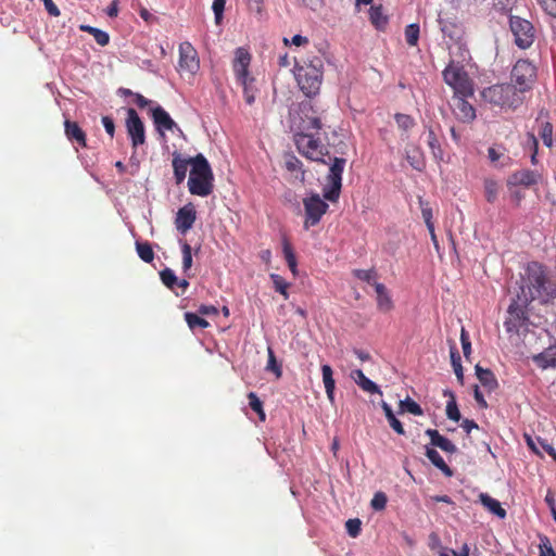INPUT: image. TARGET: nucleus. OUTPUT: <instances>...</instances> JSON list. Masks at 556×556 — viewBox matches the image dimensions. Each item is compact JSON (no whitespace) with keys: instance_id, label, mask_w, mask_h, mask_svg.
<instances>
[{"instance_id":"f257e3e1","label":"nucleus","mask_w":556,"mask_h":556,"mask_svg":"<svg viewBox=\"0 0 556 556\" xmlns=\"http://www.w3.org/2000/svg\"><path fill=\"white\" fill-rule=\"evenodd\" d=\"M522 285L518 299L523 304L538 300L541 304H551L556 300V281L548 274L547 267L540 262H529L521 276Z\"/></svg>"},{"instance_id":"f03ea898","label":"nucleus","mask_w":556,"mask_h":556,"mask_svg":"<svg viewBox=\"0 0 556 556\" xmlns=\"http://www.w3.org/2000/svg\"><path fill=\"white\" fill-rule=\"evenodd\" d=\"M192 168L188 179V187L191 194L207 197L213 191V173L207 160L203 154L191 159Z\"/></svg>"},{"instance_id":"7ed1b4c3","label":"nucleus","mask_w":556,"mask_h":556,"mask_svg":"<svg viewBox=\"0 0 556 556\" xmlns=\"http://www.w3.org/2000/svg\"><path fill=\"white\" fill-rule=\"evenodd\" d=\"M323 70L324 63L320 58H314L309 63L295 67V79L306 97L312 98L319 93Z\"/></svg>"},{"instance_id":"20e7f679","label":"nucleus","mask_w":556,"mask_h":556,"mask_svg":"<svg viewBox=\"0 0 556 556\" xmlns=\"http://www.w3.org/2000/svg\"><path fill=\"white\" fill-rule=\"evenodd\" d=\"M290 127L294 134L308 132L321 128L320 118L317 116L312 102L302 101L296 111L290 112Z\"/></svg>"},{"instance_id":"39448f33","label":"nucleus","mask_w":556,"mask_h":556,"mask_svg":"<svg viewBox=\"0 0 556 556\" xmlns=\"http://www.w3.org/2000/svg\"><path fill=\"white\" fill-rule=\"evenodd\" d=\"M294 143L298 151L308 160L327 164L325 156L329 155L328 150L309 132L294 134Z\"/></svg>"},{"instance_id":"423d86ee","label":"nucleus","mask_w":556,"mask_h":556,"mask_svg":"<svg viewBox=\"0 0 556 556\" xmlns=\"http://www.w3.org/2000/svg\"><path fill=\"white\" fill-rule=\"evenodd\" d=\"M328 157L331 161V156L328 155ZM345 164L346 160L343 157L336 156L332 159V164L327 175V185L323 189L324 199L330 202H336L339 199L342 187V173Z\"/></svg>"},{"instance_id":"0eeeda50","label":"nucleus","mask_w":556,"mask_h":556,"mask_svg":"<svg viewBox=\"0 0 556 556\" xmlns=\"http://www.w3.org/2000/svg\"><path fill=\"white\" fill-rule=\"evenodd\" d=\"M443 78L453 88L455 96L470 97L473 94L471 81L462 66H456L452 62L443 71Z\"/></svg>"},{"instance_id":"6e6552de","label":"nucleus","mask_w":556,"mask_h":556,"mask_svg":"<svg viewBox=\"0 0 556 556\" xmlns=\"http://www.w3.org/2000/svg\"><path fill=\"white\" fill-rule=\"evenodd\" d=\"M509 26L515 38V43L520 49H527L533 43L534 28L528 20L519 16H510Z\"/></svg>"},{"instance_id":"1a4fd4ad","label":"nucleus","mask_w":556,"mask_h":556,"mask_svg":"<svg viewBox=\"0 0 556 556\" xmlns=\"http://www.w3.org/2000/svg\"><path fill=\"white\" fill-rule=\"evenodd\" d=\"M303 205L306 216L304 227L306 229L311 226L317 225L329 207L318 193H312L306 197L303 200Z\"/></svg>"},{"instance_id":"9d476101","label":"nucleus","mask_w":556,"mask_h":556,"mask_svg":"<svg viewBox=\"0 0 556 556\" xmlns=\"http://www.w3.org/2000/svg\"><path fill=\"white\" fill-rule=\"evenodd\" d=\"M438 22L443 37L448 38L451 42L458 46L459 50H463L465 46L463 42L465 34L463 24L454 17H443L441 15H439Z\"/></svg>"},{"instance_id":"9b49d317","label":"nucleus","mask_w":556,"mask_h":556,"mask_svg":"<svg viewBox=\"0 0 556 556\" xmlns=\"http://www.w3.org/2000/svg\"><path fill=\"white\" fill-rule=\"evenodd\" d=\"M534 77L535 68L528 61H518L511 71V78L519 91L530 89Z\"/></svg>"},{"instance_id":"f8f14e48","label":"nucleus","mask_w":556,"mask_h":556,"mask_svg":"<svg viewBox=\"0 0 556 556\" xmlns=\"http://www.w3.org/2000/svg\"><path fill=\"white\" fill-rule=\"evenodd\" d=\"M179 68L190 74L197 73L200 67L198 53L189 42L179 46Z\"/></svg>"},{"instance_id":"ddd939ff","label":"nucleus","mask_w":556,"mask_h":556,"mask_svg":"<svg viewBox=\"0 0 556 556\" xmlns=\"http://www.w3.org/2000/svg\"><path fill=\"white\" fill-rule=\"evenodd\" d=\"M197 219V211L192 203H188L180 207L176 214L175 226L176 229L185 235L189 231Z\"/></svg>"},{"instance_id":"4468645a","label":"nucleus","mask_w":556,"mask_h":556,"mask_svg":"<svg viewBox=\"0 0 556 556\" xmlns=\"http://www.w3.org/2000/svg\"><path fill=\"white\" fill-rule=\"evenodd\" d=\"M251 62V54L244 48H237L235 51V59L232 67L237 79H247L249 76V65Z\"/></svg>"},{"instance_id":"2eb2a0df","label":"nucleus","mask_w":556,"mask_h":556,"mask_svg":"<svg viewBox=\"0 0 556 556\" xmlns=\"http://www.w3.org/2000/svg\"><path fill=\"white\" fill-rule=\"evenodd\" d=\"M529 304H523L519 301L518 296L511 301L508 306V313L514 317L518 324H511V320L505 321L507 331H511L514 328L523 325L529 318L526 312V307Z\"/></svg>"},{"instance_id":"dca6fc26","label":"nucleus","mask_w":556,"mask_h":556,"mask_svg":"<svg viewBox=\"0 0 556 556\" xmlns=\"http://www.w3.org/2000/svg\"><path fill=\"white\" fill-rule=\"evenodd\" d=\"M539 178H540V175L536 172L530 170V169H522V170L513 173L507 179V185L509 187H513V186L531 187V186L538 184Z\"/></svg>"},{"instance_id":"f3484780","label":"nucleus","mask_w":556,"mask_h":556,"mask_svg":"<svg viewBox=\"0 0 556 556\" xmlns=\"http://www.w3.org/2000/svg\"><path fill=\"white\" fill-rule=\"evenodd\" d=\"M532 361L541 369L556 368V343L533 355Z\"/></svg>"},{"instance_id":"a211bd4d","label":"nucleus","mask_w":556,"mask_h":556,"mask_svg":"<svg viewBox=\"0 0 556 556\" xmlns=\"http://www.w3.org/2000/svg\"><path fill=\"white\" fill-rule=\"evenodd\" d=\"M467 97L456 96L454 102V112L457 118L462 122H471L476 117L473 106L466 101Z\"/></svg>"},{"instance_id":"6ab92c4d","label":"nucleus","mask_w":556,"mask_h":556,"mask_svg":"<svg viewBox=\"0 0 556 556\" xmlns=\"http://www.w3.org/2000/svg\"><path fill=\"white\" fill-rule=\"evenodd\" d=\"M153 123L155 128L163 135V130H173L176 123L172 119L169 114L161 106L151 110Z\"/></svg>"},{"instance_id":"aec40b11","label":"nucleus","mask_w":556,"mask_h":556,"mask_svg":"<svg viewBox=\"0 0 556 556\" xmlns=\"http://www.w3.org/2000/svg\"><path fill=\"white\" fill-rule=\"evenodd\" d=\"M426 435L430 438V444L434 447L441 448L445 453L454 454L457 452L456 445L447 438L440 434L435 429H427Z\"/></svg>"},{"instance_id":"412c9836","label":"nucleus","mask_w":556,"mask_h":556,"mask_svg":"<svg viewBox=\"0 0 556 556\" xmlns=\"http://www.w3.org/2000/svg\"><path fill=\"white\" fill-rule=\"evenodd\" d=\"M64 131L67 139L72 142H76L80 147H86V134L76 122L65 119Z\"/></svg>"},{"instance_id":"4be33fe9","label":"nucleus","mask_w":556,"mask_h":556,"mask_svg":"<svg viewBox=\"0 0 556 556\" xmlns=\"http://www.w3.org/2000/svg\"><path fill=\"white\" fill-rule=\"evenodd\" d=\"M192 157L184 159L180 153H173V168H174V177L177 185H180L187 175L188 166L192 165Z\"/></svg>"},{"instance_id":"5701e85b","label":"nucleus","mask_w":556,"mask_h":556,"mask_svg":"<svg viewBox=\"0 0 556 556\" xmlns=\"http://www.w3.org/2000/svg\"><path fill=\"white\" fill-rule=\"evenodd\" d=\"M475 371L480 383L489 391H494L498 388V382L491 369L482 368L479 364L475 366Z\"/></svg>"},{"instance_id":"b1692460","label":"nucleus","mask_w":556,"mask_h":556,"mask_svg":"<svg viewBox=\"0 0 556 556\" xmlns=\"http://www.w3.org/2000/svg\"><path fill=\"white\" fill-rule=\"evenodd\" d=\"M126 112H127V119H126L127 131L131 138L134 148H136L139 143V114L132 108H128L126 110Z\"/></svg>"},{"instance_id":"393cba45","label":"nucleus","mask_w":556,"mask_h":556,"mask_svg":"<svg viewBox=\"0 0 556 556\" xmlns=\"http://www.w3.org/2000/svg\"><path fill=\"white\" fill-rule=\"evenodd\" d=\"M356 384L366 392L381 394L380 388L365 376L361 369H355L351 374Z\"/></svg>"},{"instance_id":"a878e982","label":"nucleus","mask_w":556,"mask_h":556,"mask_svg":"<svg viewBox=\"0 0 556 556\" xmlns=\"http://www.w3.org/2000/svg\"><path fill=\"white\" fill-rule=\"evenodd\" d=\"M321 375H323V382L325 386L327 397L331 403L334 402V389H336V381L333 379V371L332 368L325 364L321 366Z\"/></svg>"},{"instance_id":"bb28decb","label":"nucleus","mask_w":556,"mask_h":556,"mask_svg":"<svg viewBox=\"0 0 556 556\" xmlns=\"http://www.w3.org/2000/svg\"><path fill=\"white\" fill-rule=\"evenodd\" d=\"M426 456L432 463V465L440 469L446 477L453 476V470L446 465L435 448L426 446Z\"/></svg>"},{"instance_id":"cd10ccee","label":"nucleus","mask_w":556,"mask_h":556,"mask_svg":"<svg viewBox=\"0 0 556 556\" xmlns=\"http://www.w3.org/2000/svg\"><path fill=\"white\" fill-rule=\"evenodd\" d=\"M285 167L290 173H298L295 178L301 182L305 181V170L303 163L293 154H285Z\"/></svg>"},{"instance_id":"c85d7f7f","label":"nucleus","mask_w":556,"mask_h":556,"mask_svg":"<svg viewBox=\"0 0 556 556\" xmlns=\"http://www.w3.org/2000/svg\"><path fill=\"white\" fill-rule=\"evenodd\" d=\"M479 498L481 504L485 508H488L492 514L502 519L506 517V510L501 506V503L497 500L491 497L486 493H481L479 495Z\"/></svg>"},{"instance_id":"c756f323","label":"nucleus","mask_w":556,"mask_h":556,"mask_svg":"<svg viewBox=\"0 0 556 556\" xmlns=\"http://www.w3.org/2000/svg\"><path fill=\"white\" fill-rule=\"evenodd\" d=\"M381 408L383 409L384 412V415L390 424V427L397 433V434H401V435H404L405 434V430H404V427L402 425V422L395 417L391 406L382 401L381 402Z\"/></svg>"},{"instance_id":"7c9ffc66","label":"nucleus","mask_w":556,"mask_h":556,"mask_svg":"<svg viewBox=\"0 0 556 556\" xmlns=\"http://www.w3.org/2000/svg\"><path fill=\"white\" fill-rule=\"evenodd\" d=\"M427 143L432 152L434 160L442 161L444 153L432 127H427Z\"/></svg>"},{"instance_id":"2f4dec72","label":"nucleus","mask_w":556,"mask_h":556,"mask_svg":"<svg viewBox=\"0 0 556 556\" xmlns=\"http://www.w3.org/2000/svg\"><path fill=\"white\" fill-rule=\"evenodd\" d=\"M79 29L81 31L92 35L96 42L102 47L106 46L110 41V36L106 31L96 28L93 26L83 24L79 26Z\"/></svg>"},{"instance_id":"473e14b6","label":"nucleus","mask_w":556,"mask_h":556,"mask_svg":"<svg viewBox=\"0 0 556 556\" xmlns=\"http://www.w3.org/2000/svg\"><path fill=\"white\" fill-rule=\"evenodd\" d=\"M369 20L377 29H383L388 24V18L382 12V7H371L369 9Z\"/></svg>"},{"instance_id":"72a5a7b5","label":"nucleus","mask_w":556,"mask_h":556,"mask_svg":"<svg viewBox=\"0 0 556 556\" xmlns=\"http://www.w3.org/2000/svg\"><path fill=\"white\" fill-rule=\"evenodd\" d=\"M451 363L454 369V372L457 377V380L460 384L464 383V372L462 366L460 355L455 346H452L450 350Z\"/></svg>"},{"instance_id":"f704fd0d","label":"nucleus","mask_w":556,"mask_h":556,"mask_svg":"<svg viewBox=\"0 0 556 556\" xmlns=\"http://www.w3.org/2000/svg\"><path fill=\"white\" fill-rule=\"evenodd\" d=\"M238 81L243 87V96H244L245 102L249 105L253 104L255 101V92H256V89L253 86L254 78L247 77V79H239Z\"/></svg>"},{"instance_id":"c9c22d12","label":"nucleus","mask_w":556,"mask_h":556,"mask_svg":"<svg viewBox=\"0 0 556 556\" xmlns=\"http://www.w3.org/2000/svg\"><path fill=\"white\" fill-rule=\"evenodd\" d=\"M185 320L188 324L189 328L191 330H194L195 328H206L208 327V321L202 317H200L195 313L187 312L185 313Z\"/></svg>"},{"instance_id":"e433bc0d","label":"nucleus","mask_w":556,"mask_h":556,"mask_svg":"<svg viewBox=\"0 0 556 556\" xmlns=\"http://www.w3.org/2000/svg\"><path fill=\"white\" fill-rule=\"evenodd\" d=\"M400 412H407L415 416H421L424 414L421 406L410 397L400 401Z\"/></svg>"},{"instance_id":"4c0bfd02","label":"nucleus","mask_w":556,"mask_h":556,"mask_svg":"<svg viewBox=\"0 0 556 556\" xmlns=\"http://www.w3.org/2000/svg\"><path fill=\"white\" fill-rule=\"evenodd\" d=\"M445 413H446L447 418L453 421L457 422L462 418L454 393H450V400L446 404Z\"/></svg>"},{"instance_id":"58836bf2","label":"nucleus","mask_w":556,"mask_h":556,"mask_svg":"<svg viewBox=\"0 0 556 556\" xmlns=\"http://www.w3.org/2000/svg\"><path fill=\"white\" fill-rule=\"evenodd\" d=\"M282 250H283L285 258L288 263L290 270L295 275L296 274V258H295V254L292 250V247L288 242L287 239H283Z\"/></svg>"},{"instance_id":"ea45409f","label":"nucleus","mask_w":556,"mask_h":556,"mask_svg":"<svg viewBox=\"0 0 556 556\" xmlns=\"http://www.w3.org/2000/svg\"><path fill=\"white\" fill-rule=\"evenodd\" d=\"M160 277L162 282L172 291L176 290V286L178 285V278L175 275L174 270L170 268H165L160 271Z\"/></svg>"},{"instance_id":"a19ab883","label":"nucleus","mask_w":556,"mask_h":556,"mask_svg":"<svg viewBox=\"0 0 556 556\" xmlns=\"http://www.w3.org/2000/svg\"><path fill=\"white\" fill-rule=\"evenodd\" d=\"M498 186L492 179L484 180V195L489 203H493L497 199Z\"/></svg>"},{"instance_id":"79ce46f5","label":"nucleus","mask_w":556,"mask_h":556,"mask_svg":"<svg viewBox=\"0 0 556 556\" xmlns=\"http://www.w3.org/2000/svg\"><path fill=\"white\" fill-rule=\"evenodd\" d=\"M419 205L421 208V215L426 223V226L429 230V232H433V222H432V210L429 206L428 202L424 201L421 198H419Z\"/></svg>"},{"instance_id":"37998d69","label":"nucleus","mask_w":556,"mask_h":556,"mask_svg":"<svg viewBox=\"0 0 556 556\" xmlns=\"http://www.w3.org/2000/svg\"><path fill=\"white\" fill-rule=\"evenodd\" d=\"M406 159L413 168L419 172L425 168V161L418 149H415L412 153L407 152Z\"/></svg>"},{"instance_id":"c03bdc74","label":"nucleus","mask_w":556,"mask_h":556,"mask_svg":"<svg viewBox=\"0 0 556 556\" xmlns=\"http://www.w3.org/2000/svg\"><path fill=\"white\" fill-rule=\"evenodd\" d=\"M249 405L254 410L261 420H265V412L263 409V403L254 392L248 394Z\"/></svg>"},{"instance_id":"a18cd8bd","label":"nucleus","mask_w":556,"mask_h":556,"mask_svg":"<svg viewBox=\"0 0 556 556\" xmlns=\"http://www.w3.org/2000/svg\"><path fill=\"white\" fill-rule=\"evenodd\" d=\"M267 353H268V362L266 365V370L273 371L277 378L281 377V375H282L281 366L278 364L275 353H274V350L270 346L267 348Z\"/></svg>"},{"instance_id":"49530a36","label":"nucleus","mask_w":556,"mask_h":556,"mask_svg":"<svg viewBox=\"0 0 556 556\" xmlns=\"http://www.w3.org/2000/svg\"><path fill=\"white\" fill-rule=\"evenodd\" d=\"M419 38V25L418 24H409L405 28V39L409 46H416Z\"/></svg>"},{"instance_id":"de8ad7c7","label":"nucleus","mask_w":556,"mask_h":556,"mask_svg":"<svg viewBox=\"0 0 556 556\" xmlns=\"http://www.w3.org/2000/svg\"><path fill=\"white\" fill-rule=\"evenodd\" d=\"M270 279L273 280L275 290L277 292H279L280 294H282L285 296V299H288L289 294H288L287 290H288L289 283L278 274H271Z\"/></svg>"},{"instance_id":"09e8293b","label":"nucleus","mask_w":556,"mask_h":556,"mask_svg":"<svg viewBox=\"0 0 556 556\" xmlns=\"http://www.w3.org/2000/svg\"><path fill=\"white\" fill-rule=\"evenodd\" d=\"M182 269L187 273L192 266V250L189 243L181 242Z\"/></svg>"},{"instance_id":"8fccbe9b","label":"nucleus","mask_w":556,"mask_h":556,"mask_svg":"<svg viewBox=\"0 0 556 556\" xmlns=\"http://www.w3.org/2000/svg\"><path fill=\"white\" fill-rule=\"evenodd\" d=\"M394 118L399 128L404 131L409 130L415 125L414 118L407 114L396 113Z\"/></svg>"},{"instance_id":"3c124183","label":"nucleus","mask_w":556,"mask_h":556,"mask_svg":"<svg viewBox=\"0 0 556 556\" xmlns=\"http://www.w3.org/2000/svg\"><path fill=\"white\" fill-rule=\"evenodd\" d=\"M540 136L546 147L553 146V125L549 122L542 124Z\"/></svg>"},{"instance_id":"603ef678","label":"nucleus","mask_w":556,"mask_h":556,"mask_svg":"<svg viewBox=\"0 0 556 556\" xmlns=\"http://www.w3.org/2000/svg\"><path fill=\"white\" fill-rule=\"evenodd\" d=\"M362 521L358 518L349 519L345 522V529L350 536L357 538L362 530Z\"/></svg>"},{"instance_id":"864d4df0","label":"nucleus","mask_w":556,"mask_h":556,"mask_svg":"<svg viewBox=\"0 0 556 556\" xmlns=\"http://www.w3.org/2000/svg\"><path fill=\"white\" fill-rule=\"evenodd\" d=\"M353 275L359 280L371 283L376 280L377 274L374 269H354Z\"/></svg>"},{"instance_id":"5fc2aeb1","label":"nucleus","mask_w":556,"mask_h":556,"mask_svg":"<svg viewBox=\"0 0 556 556\" xmlns=\"http://www.w3.org/2000/svg\"><path fill=\"white\" fill-rule=\"evenodd\" d=\"M387 502H388V497H387L386 493L379 491V492L375 493V495L370 502V506L374 510H382L386 508Z\"/></svg>"},{"instance_id":"6e6d98bb","label":"nucleus","mask_w":556,"mask_h":556,"mask_svg":"<svg viewBox=\"0 0 556 556\" xmlns=\"http://www.w3.org/2000/svg\"><path fill=\"white\" fill-rule=\"evenodd\" d=\"M540 556H556L554 548L547 536L540 538Z\"/></svg>"},{"instance_id":"4d7b16f0","label":"nucleus","mask_w":556,"mask_h":556,"mask_svg":"<svg viewBox=\"0 0 556 556\" xmlns=\"http://www.w3.org/2000/svg\"><path fill=\"white\" fill-rule=\"evenodd\" d=\"M377 306L382 312H389L393 308V302L389 293L377 296Z\"/></svg>"},{"instance_id":"13d9d810","label":"nucleus","mask_w":556,"mask_h":556,"mask_svg":"<svg viewBox=\"0 0 556 556\" xmlns=\"http://www.w3.org/2000/svg\"><path fill=\"white\" fill-rule=\"evenodd\" d=\"M225 4H226V0H213L212 10L215 15L216 24H219L223 20Z\"/></svg>"},{"instance_id":"bf43d9fd","label":"nucleus","mask_w":556,"mask_h":556,"mask_svg":"<svg viewBox=\"0 0 556 556\" xmlns=\"http://www.w3.org/2000/svg\"><path fill=\"white\" fill-rule=\"evenodd\" d=\"M154 257L152 247L149 242H141V261L150 263Z\"/></svg>"},{"instance_id":"052dcab7","label":"nucleus","mask_w":556,"mask_h":556,"mask_svg":"<svg viewBox=\"0 0 556 556\" xmlns=\"http://www.w3.org/2000/svg\"><path fill=\"white\" fill-rule=\"evenodd\" d=\"M536 442L542 447V450L545 451L548 455H551L553 459L556 462V450L553 447V445L541 438H536Z\"/></svg>"},{"instance_id":"680f3d73","label":"nucleus","mask_w":556,"mask_h":556,"mask_svg":"<svg viewBox=\"0 0 556 556\" xmlns=\"http://www.w3.org/2000/svg\"><path fill=\"white\" fill-rule=\"evenodd\" d=\"M544 10L552 16H556V0H539Z\"/></svg>"},{"instance_id":"e2e57ef3","label":"nucleus","mask_w":556,"mask_h":556,"mask_svg":"<svg viewBox=\"0 0 556 556\" xmlns=\"http://www.w3.org/2000/svg\"><path fill=\"white\" fill-rule=\"evenodd\" d=\"M473 397H475L476 402L478 403V405L481 408H486L488 407V403L484 400V396L481 393V391H480V389H479V387L477 384L475 386V389H473Z\"/></svg>"},{"instance_id":"0e129e2a","label":"nucleus","mask_w":556,"mask_h":556,"mask_svg":"<svg viewBox=\"0 0 556 556\" xmlns=\"http://www.w3.org/2000/svg\"><path fill=\"white\" fill-rule=\"evenodd\" d=\"M460 427L469 434L473 429H479L478 424L472 419H463Z\"/></svg>"},{"instance_id":"69168bd1","label":"nucleus","mask_w":556,"mask_h":556,"mask_svg":"<svg viewBox=\"0 0 556 556\" xmlns=\"http://www.w3.org/2000/svg\"><path fill=\"white\" fill-rule=\"evenodd\" d=\"M102 124L105 128V131L111 136L113 137L114 135V130H115V125H114V122L111 117L109 116H103L102 117Z\"/></svg>"},{"instance_id":"338daca9","label":"nucleus","mask_w":556,"mask_h":556,"mask_svg":"<svg viewBox=\"0 0 556 556\" xmlns=\"http://www.w3.org/2000/svg\"><path fill=\"white\" fill-rule=\"evenodd\" d=\"M249 7L252 11L257 14H262L263 12V0H248Z\"/></svg>"},{"instance_id":"774afa93","label":"nucleus","mask_w":556,"mask_h":556,"mask_svg":"<svg viewBox=\"0 0 556 556\" xmlns=\"http://www.w3.org/2000/svg\"><path fill=\"white\" fill-rule=\"evenodd\" d=\"M488 155H489V159L492 163H495L496 161H498L502 156H504V153L503 152H500L497 149L495 148H489L488 150Z\"/></svg>"}]
</instances>
